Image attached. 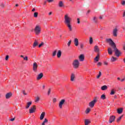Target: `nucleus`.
Wrapping results in <instances>:
<instances>
[{"label":"nucleus","mask_w":125,"mask_h":125,"mask_svg":"<svg viewBox=\"0 0 125 125\" xmlns=\"http://www.w3.org/2000/svg\"><path fill=\"white\" fill-rule=\"evenodd\" d=\"M72 22V18L69 16V14H66L64 15V24L68 27L69 31L72 32L73 28H72V25H71V22Z\"/></svg>","instance_id":"2"},{"label":"nucleus","mask_w":125,"mask_h":125,"mask_svg":"<svg viewBox=\"0 0 125 125\" xmlns=\"http://www.w3.org/2000/svg\"><path fill=\"white\" fill-rule=\"evenodd\" d=\"M8 58H9V56L8 55L6 56L5 60H8Z\"/></svg>","instance_id":"47"},{"label":"nucleus","mask_w":125,"mask_h":125,"mask_svg":"<svg viewBox=\"0 0 125 125\" xmlns=\"http://www.w3.org/2000/svg\"><path fill=\"white\" fill-rule=\"evenodd\" d=\"M111 60L112 62H115V61H116V60H117V58L112 57L111 58Z\"/></svg>","instance_id":"29"},{"label":"nucleus","mask_w":125,"mask_h":125,"mask_svg":"<svg viewBox=\"0 0 125 125\" xmlns=\"http://www.w3.org/2000/svg\"><path fill=\"white\" fill-rule=\"evenodd\" d=\"M121 4L122 5H125V0H123L121 1Z\"/></svg>","instance_id":"41"},{"label":"nucleus","mask_w":125,"mask_h":125,"mask_svg":"<svg viewBox=\"0 0 125 125\" xmlns=\"http://www.w3.org/2000/svg\"><path fill=\"white\" fill-rule=\"evenodd\" d=\"M114 94H115V90L114 89H112L110 92V95H114Z\"/></svg>","instance_id":"37"},{"label":"nucleus","mask_w":125,"mask_h":125,"mask_svg":"<svg viewBox=\"0 0 125 125\" xmlns=\"http://www.w3.org/2000/svg\"><path fill=\"white\" fill-rule=\"evenodd\" d=\"M101 99H102L103 100H105L106 99V95L105 94H103L101 96Z\"/></svg>","instance_id":"27"},{"label":"nucleus","mask_w":125,"mask_h":125,"mask_svg":"<svg viewBox=\"0 0 125 125\" xmlns=\"http://www.w3.org/2000/svg\"><path fill=\"white\" fill-rule=\"evenodd\" d=\"M90 108H88L86 109L85 110V114H88V113H89V112H90Z\"/></svg>","instance_id":"30"},{"label":"nucleus","mask_w":125,"mask_h":125,"mask_svg":"<svg viewBox=\"0 0 125 125\" xmlns=\"http://www.w3.org/2000/svg\"><path fill=\"white\" fill-rule=\"evenodd\" d=\"M107 51H108V54H109V55H111V54H113V51L112 50L111 48H108Z\"/></svg>","instance_id":"19"},{"label":"nucleus","mask_w":125,"mask_h":125,"mask_svg":"<svg viewBox=\"0 0 125 125\" xmlns=\"http://www.w3.org/2000/svg\"><path fill=\"white\" fill-rule=\"evenodd\" d=\"M74 80H75V74H74L73 73H72L70 77V81L71 82H74Z\"/></svg>","instance_id":"20"},{"label":"nucleus","mask_w":125,"mask_h":125,"mask_svg":"<svg viewBox=\"0 0 125 125\" xmlns=\"http://www.w3.org/2000/svg\"><path fill=\"white\" fill-rule=\"evenodd\" d=\"M39 101H40V97H36L35 100V102L37 103V102H39Z\"/></svg>","instance_id":"33"},{"label":"nucleus","mask_w":125,"mask_h":125,"mask_svg":"<svg viewBox=\"0 0 125 125\" xmlns=\"http://www.w3.org/2000/svg\"><path fill=\"white\" fill-rule=\"evenodd\" d=\"M57 53V51L55 50L52 53V56L53 57H55V56H56V54Z\"/></svg>","instance_id":"28"},{"label":"nucleus","mask_w":125,"mask_h":125,"mask_svg":"<svg viewBox=\"0 0 125 125\" xmlns=\"http://www.w3.org/2000/svg\"><path fill=\"white\" fill-rule=\"evenodd\" d=\"M43 45V42H42L39 45V47H41L42 45Z\"/></svg>","instance_id":"48"},{"label":"nucleus","mask_w":125,"mask_h":125,"mask_svg":"<svg viewBox=\"0 0 125 125\" xmlns=\"http://www.w3.org/2000/svg\"><path fill=\"white\" fill-rule=\"evenodd\" d=\"M65 99H62L61 101L60 102L59 104V107L60 109H62V106L63 105V104H65Z\"/></svg>","instance_id":"7"},{"label":"nucleus","mask_w":125,"mask_h":125,"mask_svg":"<svg viewBox=\"0 0 125 125\" xmlns=\"http://www.w3.org/2000/svg\"><path fill=\"white\" fill-rule=\"evenodd\" d=\"M32 104V102H28L27 104V106L25 107L26 109H28V108L31 106Z\"/></svg>","instance_id":"24"},{"label":"nucleus","mask_w":125,"mask_h":125,"mask_svg":"<svg viewBox=\"0 0 125 125\" xmlns=\"http://www.w3.org/2000/svg\"><path fill=\"white\" fill-rule=\"evenodd\" d=\"M101 64H102V63L101 62H99L97 64V65L98 66H101Z\"/></svg>","instance_id":"49"},{"label":"nucleus","mask_w":125,"mask_h":125,"mask_svg":"<svg viewBox=\"0 0 125 125\" xmlns=\"http://www.w3.org/2000/svg\"><path fill=\"white\" fill-rule=\"evenodd\" d=\"M16 7L18 6V4H16Z\"/></svg>","instance_id":"62"},{"label":"nucleus","mask_w":125,"mask_h":125,"mask_svg":"<svg viewBox=\"0 0 125 125\" xmlns=\"http://www.w3.org/2000/svg\"><path fill=\"white\" fill-rule=\"evenodd\" d=\"M84 60V55L83 54H82L79 57V61L83 62Z\"/></svg>","instance_id":"15"},{"label":"nucleus","mask_w":125,"mask_h":125,"mask_svg":"<svg viewBox=\"0 0 125 125\" xmlns=\"http://www.w3.org/2000/svg\"><path fill=\"white\" fill-rule=\"evenodd\" d=\"M100 19H102V17H100Z\"/></svg>","instance_id":"64"},{"label":"nucleus","mask_w":125,"mask_h":125,"mask_svg":"<svg viewBox=\"0 0 125 125\" xmlns=\"http://www.w3.org/2000/svg\"><path fill=\"white\" fill-rule=\"evenodd\" d=\"M122 118H123V115L120 116L118 118L117 120V122H119V121H121V120H122Z\"/></svg>","instance_id":"35"},{"label":"nucleus","mask_w":125,"mask_h":125,"mask_svg":"<svg viewBox=\"0 0 125 125\" xmlns=\"http://www.w3.org/2000/svg\"><path fill=\"white\" fill-rule=\"evenodd\" d=\"M56 101H57L56 98H54L53 99V102L54 103H55V102H56Z\"/></svg>","instance_id":"44"},{"label":"nucleus","mask_w":125,"mask_h":125,"mask_svg":"<svg viewBox=\"0 0 125 125\" xmlns=\"http://www.w3.org/2000/svg\"><path fill=\"white\" fill-rule=\"evenodd\" d=\"M124 109H123V108H120L117 109V113L118 114H122V113H123V111Z\"/></svg>","instance_id":"23"},{"label":"nucleus","mask_w":125,"mask_h":125,"mask_svg":"<svg viewBox=\"0 0 125 125\" xmlns=\"http://www.w3.org/2000/svg\"><path fill=\"white\" fill-rule=\"evenodd\" d=\"M72 65L74 69H78L80 66V61L79 60H75L72 62Z\"/></svg>","instance_id":"4"},{"label":"nucleus","mask_w":125,"mask_h":125,"mask_svg":"<svg viewBox=\"0 0 125 125\" xmlns=\"http://www.w3.org/2000/svg\"><path fill=\"white\" fill-rule=\"evenodd\" d=\"M51 91V89L50 88H49V89H48V92H47L48 95H49V94H50Z\"/></svg>","instance_id":"42"},{"label":"nucleus","mask_w":125,"mask_h":125,"mask_svg":"<svg viewBox=\"0 0 125 125\" xmlns=\"http://www.w3.org/2000/svg\"><path fill=\"white\" fill-rule=\"evenodd\" d=\"M58 6H59V7H65V5L64 4L63 1H62V0L59 1V3H58Z\"/></svg>","instance_id":"11"},{"label":"nucleus","mask_w":125,"mask_h":125,"mask_svg":"<svg viewBox=\"0 0 125 125\" xmlns=\"http://www.w3.org/2000/svg\"><path fill=\"white\" fill-rule=\"evenodd\" d=\"M80 48L81 49H83V43L80 44Z\"/></svg>","instance_id":"39"},{"label":"nucleus","mask_w":125,"mask_h":125,"mask_svg":"<svg viewBox=\"0 0 125 125\" xmlns=\"http://www.w3.org/2000/svg\"><path fill=\"white\" fill-rule=\"evenodd\" d=\"M89 123H90V122L88 121V119H85V120H84L85 125H89Z\"/></svg>","instance_id":"26"},{"label":"nucleus","mask_w":125,"mask_h":125,"mask_svg":"<svg viewBox=\"0 0 125 125\" xmlns=\"http://www.w3.org/2000/svg\"><path fill=\"white\" fill-rule=\"evenodd\" d=\"M38 44H39V42H38V41H35L33 43V47H36V46H37Z\"/></svg>","instance_id":"25"},{"label":"nucleus","mask_w":125,"mask_h":125,"mask_svg":"<svg viewBox=\"0 0 125 125\" xmlns=\"http://www.w3.org/2000/svg\"><path fill=\"white\" fill-rule=\"evenodd\" d=\"M117 80H118V81H120L121 80V78H120L119 77L117 78Z\"/></svg>","instance_id":"56"},{"label":"nucleus","mask_w":125,"mask_h":125,"mask_svg":"<svg viewBox=\"0 0 125 125\" xmlns=\"http://www.w3.org/2000/svg\"><path fill=\"white\" fill-rule=\"evenodd\" d=\"M125 79L124 78V79H122V80H121V82H125Z\"/></svg>","instance_id":"52"},{"label":"nucleus","mask_w":125,"mask_h":125,"mask_svg":"<svg viewBox=\"0 0 125 125\" xmlns=\"http://www.w3.org/2000/svg\"><path fill=\"white\" fill-rule=\"evenodd\" d=\"M38 15H39V13L35 12L34 14V17H35V18H37V17H38Z\"/></svg>","instance_id":"34"},{"label":"nucleus","mask_w":125,"mask_h":125,"mask_svg":"<svg viewBox=\"0 0 125 125\" xmlns=\"http://www.w3.org/2000/svg\"><path fill=\"white\" fill-rule=\"evenodd\" d=\"M89 12H90V11H88L87 12V13H86V14H88V13H89Z\"/></svg>","instance_id":"61"},{"label":"nucleus","mask_w":125,"mask_h":125,"mask_svg":"<svg viewBox=\"0 0 125 125\" xmlns=\"http://www.w3.org/2000/svg\"><path fill=\"white\" fill-rule=\"evenodd\" d=\"M98 57H99V54H98L97 56H96V58H95V61H96V62H98L99 61Z\"/></svg>","instance_id":"36"},{"label":"nucleus","mask_w":125,"mask_h":125,"mask_svg":"<svg viewBox=\"0 0 125 125\" xmlns=\"http://www.w3.org/2000/svg\"><path fill=\"white\" fill-rule=\"evenodd\" d=\"M23 60H25V61H28V57L25 56V57L23 58Z\"/></svg>","instance_id":"43"},{"label":"nucleus","mask_w":125,"mask_h":125,"mask_svg":"<svg viewBox=\"0 0 125 125\" xmlns=\"http://www.w3.org/2000/svg\"><path fill=\"white\" fill-rule=\"evenodd\" d=\"M32 11H33V12L36 11V9L33 8V9L32 10Z\"/></svg>","instance_id":"54"},{"label":"nucleus","mask_w":125,"mask_h":125,"mask_svg":"<svg viewBox=\"0 0 125 125\" xmlns=\"http://www.w3.org/2000/svg\"><path fill=\"white\" fill-rule=\"evenodd\" d=\"M34 33L36 36H39L41 34V26L38 25H36L34 29Z\"/></svg>","instance_id":"3"},{"label":"nucleus","mask_w":125,"mask_h":125,"mask_svg":"<svg viewBox=\"0 0 125 125\" xmlns=\"http://www.w3.org/2000/svg\"><path fill=\"white\" fill-rule=\"evenodd\" d=\"M105 42L107 43H109V45H111L113 49H114L116 56L117 57H119L120 55L122 54V52H121V51H120V50L117 48V46L113 40H112L111 39H106L105 40Z\"/></svg>","instance_id":"1"},{"label":"nucleus","mask_w":125,"mask_h":125,"mask_svg":"<svg viewBox=\"0 0 125 125\" xmlns=\"http://www.w3.org/2000/svg\"><path fill=\"white\" fill-rule=\"evenodd\" d=\"M33 70L34 72H37V70H38V63L36 62L33 63Z\"/></svg>","instance_id":"8"},{"label":"nucleus","mask_w":125,"mask_h":125,"mask_svg":"<svg viewBox=\"0 0 125 125\" xmlns=\"http://www.w3.org/2000/svg\"><path fill=\"white\" fill-rule=\"evenodd\" d=\"M101 89H102V90H106V89H108V86H107L106 85H104L101 87Z\"/></svg>","instance_id":"22"},{"label":"nucleus","mask_w":125,"mask_h":125,"mask_svg":"<svg viewBox=\"0 0 125 125\" xmlns=\"http://www.w3.org/2000/svg\"><path fill=\"white\" fill-rule=\"evenodd\" d=\"M115 119H116V116H111L109 118V123L110 124H112L113 122L115 121Z\"/></svg>","instance_id":"10"},{"label":"nucleus","mask_w":125,"mask_h":125,"mask_svg":"<svg viewBox=\"0 0 125 125\" xmlns=\"http://www.w3.org/2000/svg\"><path fill=\"white\" fill-rule=\"evenodd\" d=\"M94 51H95V52H99V48H98V46H95L94 47Z\"/></svg>","instance_id":"21"},{"label":"nucleus","mask_w":125,"mask_h":125,"mask_svg":"<svg viewBox=\"0 0 125 125\" xmlns=\"http://www.w3.org/2000/svg\"><path fill=\"white\" fill-rule=\"evenodd\" d=\"M47 123H48V120L46 118H44L43 121L41 124V125H45V124H47Z\"/></svg>","instance_id":"18"},{"label":"nucleus","mask_w":125,"mask_h":125,"mask_svg":"<svg viewBox=\"0 0 125 125\" xmlns=\"http://www.w3.org/2000/svg\"><path fill=\"white\" fill-rule=\"evenodd\" d=\"M92 42H93V39H92V38L90 37L89 39L90 44H92Z\"/></svg>","instance_id":"32"},{"label":"nucleus","mask_w":125,"mask_h":125,"mask_svg":"<svg viewBox=\"0 0 125 125\" xmlns=\"http://www.w3.org/2000/svg\"><path fill=\"white\" fill-rule=\"evenodd\" d=\"M11 96H12V93H7L5 95L6 99H9V98H10Z\"/></svg>","instance_id":"13"},{"label":"nucleus","mask_w":125,"mask_h":125,"mask_svg":"<svg viewBox=\"0 0 125 125\" xmlns=\"http://www.w3.org/2000/svg\"><path fill=\"white\" fill-rule=\"evenodd\" d=\"M101 76V71H99V75L97 76V79H99Z\"/></svg>","instance_id":"38"},{"label":"nucleus","mask_w":125,"mask_h":125,"mask_svg":"<svg viewBox=\"0 0 125 125\" xmlns=\"http://www.w3.org/2000/svg\"><path fill=\"white\" fill-rule=\"evenodd\" d=\"M42 88H43V89H44V88H45V86L44 85H43L42 86Z\"/></svg>","instance_id":"55"},{"label":"nucleus","mask_w":125,"mask_h":125,"mask_svg":"<svg viewBox=\"0 0 125 125\" xmlns=\"http://www.w3.org/2000/svg\"><path fill=\"white\" fill-rule=\"evenodd\" d=\"M81 23V21H80V18L77 19V23L80 24Z\"/></svg>","instance_id":"46"},{"label":"nucleus","mask_w":125,"mask_h":125,"mask_svg":"<svg viewBox=\"0 0 125 125\" xmlns=\"http://www.w3.org/2000/svg\"><path fill=\"white\" fill-rule=\"evenodd\" d=\"M125 11L124 13L123 17H125Z\"/></svg>","instance_id":"58"},{"label":"nucleus","mask_w":125,"mask_h":125,"mask_svg":"<svg viewBox=\"0 0 125 125\" xmlns=\"http://www.w3.org/2000/svg\"><path fill=\"white\" fill-rule=\"evenodd\" d=\"M52 14V13L51 12L49 13V15H51Z\"/></svg>","instance_id":"59"},{"label":"nucleus","mask_w":125,"mask_h":125,"mask_svg":"<svg viewBox=\"0 0 125 125\" xmlns=\"http://www.w3.org/2000/svg\"><path fill=\"white\" fill-rule=\"evenodd\" d=\"M36 105H33L32 107H31V108L29 109V113L30 114H33L35 111H36Z\"/></svg>","instance_id":"9"},{"label":"nucleus","mask_w":125,"mask_h":125,"mask_svg":"<svg viewBox=\"0 0 125 125\" xmlns=\"http://www.w3.org/2000/svg\"><path fill=\"white\" fill-rule=\"evenodd\" d=\"M94 23H97V17H94L93 19Z\"/></svg>","instance_id":"31"},{"label":"nucleus","mask_w":125,"mask_h":125,"mask_svg":"<svg viewBox=\"0 0 125 125\" xmlns=\"http://www.w3.org/2000/svg\"><path fill=\"white\" fill-rule=\"evenodd\" d=\"M43 77V74H42V73H41L38 75L37 77V80H41V79H42V78Z\"/></svg>","instance_id":"16"},{"label":"nucleus","mask_w":125,"mask_h":125,"mask_svg":"<svg viewBox=\"0 0 125 125\" xmlns=\"http://www.w3.org/2000/svg\"><path fill=\"white\" fill-rule=\"evenodd\" d=\"M123 49H124V50H125V45L124 46Z\"/></svg>","instance_id":"60"},{"label":"nucleus","mask_w":125,"mask_h":125,"mask_svg":"<svg viewBox=\"0 0 125 125\" xmlns=\"http://www.w3.org/2000/svg\"><path fill=\"white\" fill-rule=\"evenodd\" d=\"M114 37H117L118 36V26H116L112 31Z\"/></svg>","instance_id":"5"},{"label":"nucleus","mask_w":125,"mask_h":125,"mask_svg":"<svg viewBox=\"0 0 125 125\" xmlns=\"http://www.w3.org/2000/svg\"><path fill=\"white\" fill-rule=\"evenodd\" d=\"M14 120H15L14 118H12L10 120V121H11V122H13V121H14Z\"/></svg>","instance_id":"51"},{"label":"nucleus","mask_w":125,"mask_h":125,"mask_svg":"<svg viewBox=\"0 0 125 125\" xmlns=\"http://www.w3.org/2000/svg\"><path fill=\"white\" fill-rule=\"evenodd\" d=\"M74 42L75 46H79V39H78V38L74 39Z\"/></svg>","instance_id":"12"},{"label":"nucleus","mask_w":125,"mask_h":125,"mask_svg":"<svg viewBox=\"0 0 125 125\" xmlns=\"http://www.w3.org/2000/svg\"><path fill=\"white\" fill-rule=\"evenodd\" d=\"M123 61L125 63V59L123 60Z\"/></svg>","instance_id":"63"},{"label":"nucleus","mask_w":125,"mask_h":125,"mask_svg":"<svg viewBox=\"0 0 125 125\" xmlns=\"http://www.w3.org/2000/svg\"><path fill=\"white\" fill-rule=\"evenodd\" d=\"M71 42H72V40H69L67 43L68 46H70V45H71Z\"/></svg>","instance_id":"40"},{"label":"nucleus","mask_w":125,"mask_h":125,"mask_svg":"<svg viewBox=\"0 0 125 125\" xmlns=\"http://www.w3.org/2000/svg\"><path fill=\"white\" fill-rule=\"evenodd\" d=\"M44 117H45V112H43L41 113V114L40 115L41 121H42V120H43V119L44 118Z\"/></svg>","instance_id":"14"},{"label":"nucleus","mask_w":125,"mask_h":125,"mask_svg":"<svg viewBox=\"0 0 125 125\" xmlns=\"http://www.w3.org/2000/svg\"><path fill=\"white\" fill-rule=\"evenodd\" d=\"M96 102V99H94V100L89 103V106L91 108H93V107H94V104H95Z\"/></svg>","instance_id":"6"},{"label":"nucleus","mask_w":125,"mask_h":125,"mask_svg":"<svg viewBox=\"0 0 125 125\" xmlns=\"http://www.w3.org/2000/svg\"><path fill=\"white\" fill-rule=\"evenodd\" d=\"M104 65H108V62H104Z\"/></svg>","instance_id":"50"},{"label":"nucleus","mask_w":125,"mask_h":125,"mask_svg":"<svg viewBox=\"0 0 125 125\" xmlns=\"http://www.w3.org/2000/svg\"><path fill=\"white\" fill-rule=\"evenodd\" d=\"M22 92L23 95H27V93H26L25 92L24 90H23L22 91Z\"/></svg>","instance_id":"45"},{"label":"nucleus","mask_w":125,"mask_h":125,"mask_svg":"<svg viewBox=\"0 0 125 125\" xmlns=\"http://www.w3.org/2000/svg\"><path fill=\"white\" fill-rule=\"evenodd\" d=\"M62 55V52L61 50H59L57 53V56L58 58H60L61 57V55Z\"/></svg>","instance_id":"17"},{"label":"nucleus","mask_w":125,"mask_h":125,"mask_svg":"<svg viewBox=\"0 0 125 125\" xmlns=\"http://www.w3.org/2000/svg\"><path fill=\"white\" fill-rule=\"evenodd\" d=\"M21 58H24V56H23V55H21Z\"/></svg>","instance_id":"57"},{"label":"nucleus","mask_w":125,"mask_h":125,"mask_svg":"<svg viewBox=\"0 0 125 125\" xmlns=\"http://www.w3.org/2000/svg\"><path fill=\"white\" fill-rule=\"evenodd\" d=\"M49 2H51V1H53V0H47Z\"/></svg>","instance_id":"53"}]
</instances>
